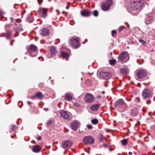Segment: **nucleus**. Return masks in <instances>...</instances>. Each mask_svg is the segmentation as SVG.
<instances>
[{
  "mask_svg": "<svg viewBox=\"0 0 155 155\" xmlns=\"http://www.w3.org/2000/svg\"><path fill=\"white\" fill-rule=\"evenodd\" d=\"M111 3L109 2L108 1L104 3L101 5L102 9L104 11H107L109 10L110 7V6Z\"/></svg>",
  "mask_w": 155,
  "mask_h": 155,
  "instance_id": "14",
  "label": "nucleus"
},
{
  "mask_svg": "<svg viewBox=\"0 0 155 155\" xmlns=\"http://www.w3.org/2000/svg\"><path fill=\"white\" fill-rule=\"evenodd\" d=\"M125 27L124 26H120L119 28V32H120L124 29H125Z\"/></svg>",
  "mask_w": 155,
  "mask_h": 155,
  "instance_id": "36",
  "label": "nucleus"
},
{
  "mask_svg": "<svg viewBox=\"0 0 155 155\" xmlns=\"http://www.w3.org/2000/svg\"><path fill=\"white\" fill-rule=\"evenodd\" d=\"M125 24H126V25H127V27H128V28H129V24H128V23L127 22H125Z\"/></svg>",
  "mask_w": 155,
  "mask_h": 155,
  "instance_id": "46",
  "label": "nucleus"
},
{
  "mask_svg": "<svg viewBox=\"0 0 155 155\" xmlns=\"http://www.w3.org/2000/svg\"><path fill=\"white\" fill-rule=\"evenodd\" d=\"M66 9H69V7L68 6H67V7H66Z\"/></svg>",
  "mask_w": 155,
  "mask_h": 155,
  "instance_id": "55",
  "label": "nucleus"
},
{
  "mask_svg": "<svg viewBox=\"0 0 155 155\" xmlns=\"http://www.w3.org/2000/svg\"><path fill=\"white\" fill-rule=\"evenodd\" d=\"M142 0H132L130 5V9L132 11H135L140 8L141 2Z\"/></svg>",
  "mask_w": 155,
  "mask_h": 155,
  "instance_id": "1",
  "label": "nucleus"
},
{
  "mask_svg": "<svg viewBox=\"0 0 155 155\" xmlns=\"http://www.w3.org/2000/svg\"><path fill=\"white\" fill-rule=\"evenodd\" d=\"M2 15V12L0 11V17Z\"/></svg>",
  "mask_w": 155,
  "mask_h": 155,
  "instance_id": "54",
  "label": "nucleus"
},
{
  "mask_svg": "<svg viewBox=\"0 0 155 155\" xmlns=\"http://www.w3.org/2000/svg\"><path fill=\"white\" fill-rule=\"evenodd\" d=\"M41 11L43 17L44 18H45L47 15V11L46 10L42 9Z\"/></svg>",
  "mask_w": 155,
  "mask_h": 155,
  "instance_id": "28",
  "label": "nucleus"
},
{
  "mask_svg": "<svg viewBox=\"0 0 155 155\" xmlns=\"http://www.w3.org/2000/svg\"><path fill=\"white\" fill-rule=\"evenodd\" d=\"M56 48L54 47H51L50 48V51L51 57H54L55 56L56 52Z\"/></svg>",
  "mask_w": 155,
  "mask_h": 155,
  "instance_id": "20",
  "label": "nucleus"
},
{
  "mask_svg": "<svg viewBox=\"0 0 155 155\" xmlns=\"http://www.w3.org/2000/svg\"><path fill=\"white\" fill-rule=\"evenodd\" d=\"M18 33H15V36L13 34L12 31L10 30H7L5 33H4L3 34L2 36H5L7 38H11V36L12 35L14 36V37H15L16 36L18 35Z\"/></svg>",
  "mask_w": 155,
  "mask_h": 155,
  "instance_id": "11",
  "label": "nucleus"
},
{
  "mask_svg": "<svg viewBox=\"0 0 155 155\" xmlns=\"http://www.w3.org/2000/svg\"><path fill=\"white\" fill-rule=\"evenodd\" d=\"M99 105L97 104H93L90 107V109L93 111H97L98 109Z\"/></svg>",
  "mask_w": 155,
  "mask_h": 155,
  "instance_id": "22",
  "label": "nucleus"
},
{
  "mask_svg": "<svg viewBox=\"0 0 155 155\" xmlns=\"http://www.w3.org/2000/svg\"><path fill=\"white\" fill-rule=\"evenodd\" d=\"M116 60L114 59L110 60L109 63L110 64L112 65H114L116 63Z\"/></svg>",
  "mask_w": 155,
  "mask_h": 155,
  "instance_id": "29",
  "label": "nucleus"
},
{
  "mask_svg": "<svg viewBox=\"0 0 155 155\" xmlns=\"http://www.w3.org/2000/svg\"><path fill=\"white\" fill-rule=\"evenodd\" d=\"M27 52L30 56L32 57L35 56L37 54V48L35 45H31L29 46Z\"/></svg>",
  "mask_w": 155,
  "mask_h": 155,
  "instance_id": "2",
  "label": "nucleus"
},
{
  "mask_svg": "<svg viewBox=\"0 0 155 155\" xmlns=\"http://www.w3.org/2000/svg\"><path fill=\"white\" fill-rule=\"evenodd\" d=\"M38 140H41V136L38 137Z\"/></svg>",
  "mask_w": 155,
  "mask_h": 155,
  "instance_id": "49",
  "label": "nucleus"
},
{
  "mask_svg": "<svg viewBox=\"0 0 155 155\" xmlns=\"http://www.w3.org/2000/svg\"><path fill=\"white\" fill-rule=\"evenodd\" d=\"M15 41V40H12V41H11V42H10V45H12V42H13V41Z\"/></svg>",
  "mask_w": 155,
  "mask_h": 155,
  "instance_id": "48",
  "label": "nucleus"
},
{
  "mask_svg": "<svg viewBox=\"0 0 155 155\" xmlns=\"http://www.w3.org/2000/svg\"><path fill=\"white\" fill-rule=\"evenodd\" d=\"M153 148H154V149H155V146H154V147Z\"/></svg>",
  "mask_w": 155,
  "mask_h": 155,
  "instance_id": "64",
  "label": "nucleus"
},
{
  "mask_svg": "<svg viewBox=\"0 0 155 155\" xmlns=\"http://www.w3.org/2000/svg\"><path fill=\"white\" fill-rule=\"evenodd\" d=\"M87 127L88 129H91L92 128V126L91 125H87Z\"/></svg>",
  "mask_w": 155,
  "mask_h": 155,
  "instance_id": "43",
  "label": "nucleus"
},
{
  "mask_svg": "<svg viewBox=\"0 0 155 155\" xmlns=\"http://www.w3.org/2000/svg\"><path fill=\"white\" fill-rule=\"evenodd\" d=\"M85 41H86V42H87V39H85Z\"/></svg>",
  "mask_w": 155,
  "mask_h": 155,
  "instance_id": "57",
  "label": "nucleus"
},
{
  "mask_svg": "<svg viewBox=\"0 0 155 155\" xmlns=\"http://www.w3.org/2000/svg\"><path fill=\"white\" fill-rule=\"evenodd\" d=\"M99 74L100 76L102 78L107 79L110 78L111 75L110 72L103 71H101Z\"/></svg>",
  "mask_w": 155,
  "mask_h": 155,
  "instance_id": "9",
  "label": "nucleus"
},
{
  "mask_svg": "<svg viewBox=\"0 0 155 155\" xmlns=\"http://www.w3.org/2000/svg\"><path fill=\"white\" fill-rule=\"evenodd\" d=\"M128 53L126 51H123L119 56L117 61L119 63H124L126 62L128 59H127Z\"/></svg>",
  "mask_w": 155,
  "mask_h": 155,
  "instance_id": "4",
  "label": "nucleus"
},
{
  "mask_svg": "<svg viewBox=\"0 0 155 155\" xmlns=\"http://www.w3.org/2000/svg\"><path fill=\"white\" fill-rule=\"evenodd\" d=\"M147 103V104H150V100H148L147 102H146Z\"/></svg>",
  "mask_w": 155,
  "mask_h": 155,
  "instance_id": "44",
  "label": "nucleus"
},
{
  "mask_svg": "<svg viewBox=\"0 0 155 155\" xmlns=\"http://www.w3.org/2000/svg\"><path fill=\"white\" fill-rule=\"evenodd\" d=\"M64 154H65V152H64Z\"/></svg>",
  "mask_w": 155,
  "mask_h": 155,
  "instance_id": "59",
  "label": "nucleus"
},
{
  "mask_svg": "<svg viewBox=\"0 0 155 155\" xmlns=\"http://www.w3.org/2000/svg\"><path fill=\"white\" fill-rule=\"evenodd\" d=\"M65 12H64V11H63V12H62V13H65Z\"/></svg>",
  "mask_w": 155,
  "mask_h": 155,
  "instance_id": "63",
  "label": "nucleus"
},
{
  "mask_svg": "<svg viewBox=\"0 0 155 155\" xmlns=\"http://www.w3.org/2000/svg\"><path fill=\"white\" fill-rule=\"evenodd\" d=\"M10 20H11V21H13V18H10Z\"/></svg>",
  "mask_w": 155,
  "mask_h": 155,
  "instance_id": "50",
  "label": "nucleus"
},
{
  "mask_svg": "<svg viewBox=\"0 0 155 155\" xmlns=\"http://www.w3.org/2000/svg\"><path fill=\"white\" fill-rule=\"evenodd\" d=\"M93 14L94 16H97L98 15V11L97 10H94L93 12Z\"/></svg>",
  "mask_w": 155,
  "mask_h": 155,
  "instance_id": "33",
  "label": "nucleus"
},
{
  "mask_svg": "<svg viewBox=\"0 0 155 155\" xmlns=\"http://www.w3.org/2000/svg\"><path fill=\"white\" fill-rule=\"evenodd\" d=\"M73 143L72 141L70 140H65L63 142L62 144V147L64 149L70 147L72 145Z\"/></svg>",
  "mask_w": 155,
  "mask_h": 155,
  "instance_id": "10",
  "label": "nucleus"
},
{
  "mask_svg": "<svg viewBox=\"0 0 155 155\" xmlns=\"http://www.w3.org/2000/svg\"><path fill=\"white\" fill-rule=\"evenodd\" d=\"M41 149V147L39 145H36L34 146L32 150L34 152L38 153L40 151Z\"/></svg>",
  "mask_w": 155,
  "mask_h": 155,
  "instance_id": "19",
  "label": "nucleus"
},
{
  "mask_svg": "<svg viewBox=\"0 0 155 155\" xmlns=\"http://www.w3.org/2000/svg\"><path fill=\"white\" fill-rule=\"evenodd\" d=\"M83 140L85 145L92 144L94 142V139L90 136L85 137Z\"/></svg>",
  "mask_w": 155,
  "mask_h": 155,
  "instance_id": "7",
  "label": "nucleus"
},
{
  "mask_svg": "<svg viewBox=\"0 0 155 155\" xmlns=\"http://www.w3.org/2000/svg\"><path fill=\"white\" fill-rule=\"evenodd\" d=\"M131 113L134 117L137 116L138 114V111L137 108H134L132 109L131 110Z\"/></svg>",
  "mask_w": 155,
  "mask_h": 155,
  "instance_id": "21",
  "label": "nucleus"
},
{
  "mask_svg": "<svg viewBox=\"0 0 155 155\" xmlns=\"http://www.w3.org/2000/svg\"><path fill=\"white\" fill-rule=\"evenodd\" d=\"M120 72L123 74H127L128 72V70L127 68H122L120 69Z\"/></svg>",
  "mask_w": 155,
  "mask_h": 155,
  "instance_id": "25",
  "label": "nucleus"
},
{
  "mask_svg": "<svg viewBox=\"0 0 155 155\" xmlns=\"http://www.w3.org/2000/svg\"><path fill=\"white\" fill-rule=\"evenodd\" d=\"M28 20L29 22H32L33 21L34 19L32 17H29L28 18Z\"/></svg>",
  "mask_w": 155,
  "mask_h": 155,
  "instance_id": "38",
  "label": "nucleus"
},
{
  "mask_svg": "<svg viewBox=\"0 0 155 155\" xmlns=\"http://www.w3.org/2000/svg\"><path fill=\"white\" fill-rule=\"evenodd\" d=\"M70 43L73 47L75 48H78L80 45L78 39H71Z\"/></svg>",
  "mask_w": 155,
  "mask_h": 155,
  "instance_id": "13",
  "label": "nucleus"
},
{
  "mask_svg": "<svg viewBox=\"0 0 155 155\" xmlns=\"http://www.w3.org/2000/svg\"><path fill=\"white\" fill-rule=\"evenodd\" d=\"M61 55L62 57L64 58H67L69 57L68 54L64 52H62Z\"/></svg>",
  "mask_w": 155,
  "mask_h": 155,
  "instance_id": "26",
  "label": "nucleus"
},
{
  "mask_svg": "<svg viewBox=\"0 0 155 155\" xmlns=\"http://www.w3.org/2000/svg\"><path fill=\"white\" fill-rule=\"evenodd\" d=\"M135 73L139 79L144 77L147 74L146 71L142 69L137 71Z\"/></svg>",
  "mask_w": 155,
  "mask_h": 155,
  "instance_id": "8",
  "label": "nucleus"
},
{
  "mask_svg": "<svg viewBox=\"0 0 155 155\" xmlns=\"http://www.w3.org/2000/svg\"><path fill=\"white\" fill-rule=\"evenodd\" d=\"M94 100V96L90 93L86 94L84 96V100L87 103H90L93 102Z\"/></svg>",
  "mask_w": 155,
  "mask_h": 155,
  "instance_id": "6",
  "label": "nucleus"
},
{
  "mask_svg": "<svg viewBox=\"0 0 155 155\" xmlns=\"http://www.w3.org/2000/svg\"><path fill=\"white\" fill-rule=\"evenodd\" d=\"M17 129V127L15 125H13L11 128L12 130L13 131H15Z\"/></svg>",
  "mask_w": 155,
  "mask_h": 155,
  "instance_id": "35",
  "label": "nucleus"
},
{
  "mask_svg": "<svg viewBox=\"0 0 155 155\" xmlns=\"http://www.w3.org/2000/svg\"><path fill=\"white\" fill-rule=\"evenodd\" d=\"M39 129L40 130H41V127H40V129Z\"/></svg>",
  "mask_w": 155,
  "mask_h": 155,
  "instance_id": "60",
  "label": "nucleus"
},
{
  "mask_svg": "<svg viewBox=\"0 0 155 155\" xmlns=\"http://www.w3.org/2000/svg\"><path fill=\"white\" fill-rule=\"evenodd\" d=\"M50 32L48 28H45L41 30L40 34L43 36H48Z\"/></svg>",
  "mask_w": 155,
  "mask_h": 155,
  "instance_id": "18",
  "label": "nucleus"
},
{
  "mask_svg": "<svg viewBox=\"0 0 155 155\" xmlns=\"http://www.w3.org/2000/svg\"><path fill=\"white\" fill-rule=\"evenodd\" d=\"M92 13L90 11L84 9L81 11V15L82 16L87 17L90 16Z\"/></svg>",
  "mask_w": 155,
  "mask_h": 155,
  "instance_id": "16",
  "label": "nucleus"
},
{
  "mask_svg": "<svg viewBox=\"0 0 155 155\" xmlns=\"http://www.w3.org/2000/svg\"><path fill=\"white\" fill-rule=\"evenodd\" d=\"M39 129L40 130H41V127H40V129Z\"/></svg>",
  "mask_w": 155,
  "mask_h": 155,
  "instance_id": "61",
  "label": "nucleus"
},
{
  "mask_svg": "<svg viewBox=\"0 0 155 155\" xmlns=\"http://www.w3.org/2000/svg\"><path fill=\"white\" fill-rule=\"evenodd\" d=\"M17 31L21 30L22 29V25L19 23H17L14 27Z\"/></svg>",
  "mask_w": 155,
  "mask_h": 155,
  "instance_id": "23",
  "label": "nucleus"
},
{
  "mask_svg": "<svg viewBox=\"0 0 155 155\" xmlns=\"http://www.w3.org/2000/svg\"><path fill=\"white\" fill-rule=\"evenodd\" d=\"M139 41L141 43H143V45H145L146 44V41H144L143 39H139Z\"/></svg>",
  "mask_w": 155,
  "mask_h": 155,
  "instance_id": "37",
  "label": "nucleus"
},
{
  "mask_svg": "<svg viewBox=\"0 0 155 155\" xmlns=\"http://www.w3.org/2000/svg\"><path fill=\"white\" fill-rule=\"evenodd\" d=\"M58 10H56V12H58Z\"/></svg>",
  "mask_w": 155,
  "mask_h": 155,
  "instance_id": "58",
  "label": "nucleus"
},
{
  "mask_svg": "<svg viewBox=\"0 0 155 155\" xmlns=\"http://www.w3.org/2000/svg\"><path fill=\"white\" fill-rule=\"evenodd\" d=\"M101 146L103 147H104L106 148H107L108 147V145L107 144H104L103 145Z\"/></svg>",
  "mask_w": 155,
  "mask_h": 155,
  "instance_id": "42",
  "label": "nucleus"
},
{
  "mask_svg": "<svg viewBox=\"0 0 155 155\" xmlns=\"http://www.w3.org/2000/svg\"><path fill=\"white\" fill-rule=\"evenodd\" d=\"M52 123V121L51 120H49L47 122V124L48 125H50Z\"/></svg>",
  "mask_w": 155,
  "mask_h": 155,
  "instance_id": "40",
  "label": "nucleus"
},
{
  "mask_svg": "<svg viewBox=\"0 0 155 155\" xmlns=\"http://www.w3.org/2000/svg\"><path fill=\"white\" fill-rule=\"evenodd\" d=\"M99 139L101 141H102L104 139L106 140V139L104 138L103 134H101L99 136Z\"/></svg>",
  "mask_w": 155,
  "mask_h": 155,
  "instance_id": "34",
  "label": "nucleus"
},
{
  "mask_svg": "<svg viewBox=\"0 0 155 155\" xmlns=\"http://www.w3.org/2000/svg\"><path fill=\"white\" fill-rule=\"evenodd\" d=\"M114 104L116 107L122 109L123 111L126 110L127 106L126 104L122 99H118L115 102Z\"/></svg>",
  "mask_w": 155,
  "mask_h": 155,
  "instance_id": "3",
  "label": "nucleus"
},
{
  "mask_svg": "<svg viewBox=\"0 0 155 155\" xmlns=\"http://www.w3.org/2000/svg\"><path fill=\"white\" fill-rule=\"evenodd\" d=\"M36 98L37 97L35 94V95L32 96L31 97V98L32 99H34Z\"/></svg>",
  "mask_w": 155,
  "mask_h": 155,
  "instance_id": "41",
  "label": "nucleus"
},
{
  "mask_svg": "<svg viewBox=\"0 0 155 155\" xmlns=\"http://www.w3.org/2000/svg\"><path fill=\"white\" fill-rule=\"evenodd\" d=\"M149 34L150 35H152V38L155 39V31H153L151 32H150Z\"/></svg>",
  "mask_w": 155,
  "mask_h": 155,
  "instance_id": "31",
  "label": "nucleus"
},
{
  "mask_svg": "<svg viewBox=\"0 0 155 155\" xmlns=\"http://www.w3.org/2000/svg\"><path fill=\"white\" fill-rule=\"evenodd\" d=\"M154 20V19L152 17L147 16L146 18L145 23L147 25L150 24L152 23Z\"/></svg>",
  "mask_w": 155,
  "mask_h": 155,
  "instance_id": "17",
  "label": "nucleus"
},
{
  "mask_svg": "<svg viewBox=\"0 0 155 155\" xmlns=\"http://www.w3.org/2000/svg\"><path fill=\"white\" fill-rule=\"evenodd\" d=\"M32 103V102H30V101H28V104H30V103Z\"/></svg>",
  "mask_w": 155,
  "mask_h": 155,
  "instance_id": "51",
  "label": "nucleus"
},
{
  "mask_svg": "<svg viewBox=\"0 0 155 155\" xmlns=\"http://www.w3.org/2000/svg\"><path fill=\"white\" fill-rule=\"evenodd\" d=\"M133 153L132 152H130L128 153V154L129 155H132V154Z\"/></svg>",
  "mask_w": 155,
  "mask_h": 155,
  "instance_id": "47",
  "label": "nucleus"
},
{
  "mask_svg": "<svg viewBox=\"0 0 155 155\" xmlns=\"http://www.w3.org/2000/svg\"><path fill=\"white\" fill-rule=\"evenodd\" d=\"M65 98L68 101H71L73 98L71 95L69 94H66L65 95Z\"/></svg>",
  "mask_w": 155,
  "mask_h": 155,
  "instance_id": "24",
  "label": "nucleus"
},
{
  "mask_svg": "<svg viewBox=\"0 0 155 155\" xmlns=\"http://www.w3.org/2000/svg\"><path fill=\"white\" fill-rule=\"evenodd\" d=\"M71 126L72 130H76L79 127V122L76 120H74L71 123Z\"/></svg>",
  "mask_w": 155,
  "mask_h": 155,
  "instance_id": "12",
  "label": "nucleus"
},
{
  "mask_svg": "<svg viewBox=\"0 0 155 155\" xmlns=\"http://www.w3.org/2000/svg\"><path fill=\"white\" fill-rule=\"evenodd\" d=\"M116 31L115 30H113L112 31V36H114L116 34Z\"/></svg>",
  "mask_w": 155,
  "mask_h": 155,
  "instance_id": "39",
  "label": "nucleus"
},
{
  "mask_svg": "<svg viewBox=\"0 0 155 155\" xmlns=\"http://www.w3.org/2000/svg\"><path fill=\"white\" fill-rule=\"evenodd\" d=\"M9 26V25H7L5 26V27H6V26Z\"/></svg>",
  "mask_w": 155,
  "mask_h": 155,
  "instance_id": "62",
  "label": "nucleus"
},
{
  "mask_svg": "<svg viewBox=\"0 0 155 155\" xmlns=\"http://www.w3.org/2000/svg\"><path fill=\"white\" fill-rule=\"evenodd\" d=\"M36 97L38 98H40L43 97L42 94L39 92H38L35 94Z\"/></svg>",
  "mask_w": 155,
  "mask_h": 155,
  "instance_id": "27",
  "label": "nucleus"
},
{
  "mask_svg": "<svg viewBox=\"0 0 155 155\" xmlns=\"http://www.w3.org/2000/svg\"><path fill=\"white\" fill-rule=\"evenodd\" d=\"M102 94H104L105 93V92L104 91H103L102 92Z\"/></svg>",
  "mask_w": 155,
  "mask_h": 155,
  "instance_id": "53",
  "label": "nucleus"
},
{
  "mask_svg": "<svg viewBox=\"0 0 155 155\" xmlns=\"http://www.w3.org/2000/svg\"><path fill=\"white\" fill-rule=\"evenodd\" d=\"M70 113L66 111H62L60 113V115L62 117L65 119L68 120L70 118Z\"/></svg>",
  "mask_w": 155,
  "mask_h": 155,
  "instance_id": "15",
  "label": "nucleus"
},
{
  "mask_svg": "<svg viewBox=\"0 0 155 155\" xmlns=\"http://www.w3.org/2000/svg\"><path fill=\"white\" fill-rule=\"evenodd\" d=\"M142 96L144 99H149L152 97V92L150 89H144L142 93Z\"/></svg>",
  "mask_w": 155,
  "mask_h": 155,
  "instance_id": "5",
  "label": "nucleus"
},
{
  "mask_svg": "<svg viewBox=\"0 0 155 155\" xmlns=\"http://www.w3.org/2000/svg\"><path fill=\"white\" fill-rule=\"evenodd\" d=\"M127 142V141L126 139H124L122 140V144L123 145H126Z\"/></svg>",
  "mask_w": 155,
  "mask_h": 155,
  "instance_id": "32",
  "label": "nucleus"
},
{
  "mask_svg": "<svg viewBox=\"0 0 155 155\" xmlns=\"http://www.w3.org/2000/svg\"><path fill=\"white\" fill-rule=\"evenodd\" d=\"M113 150V149H112V148H110V149H109V150H110V151H112V150Z\"/></svg>",
  "mask_w": 155,
  "mask_h": 155,
  "instance_id": "52",
  "label": "nucleus"
},
{
  "mask_svg": "<svg viewBox=\"0 0 155 155\" xmlns=\"http://www.w3.org/2000/svg\"><path fill=\"white\" fill-rule=\"evenodd\" d=\"M107 86H108L107 84H105V87H107Z\"/></svg>",
  "mask_w": 155,
  "mask_h": 155,
  "instance_id": "56",
  "label": "nucleus"
},
{
  "mask_svg": "<svg viewBox=\"0 0 155 155\" xmlns=\"http://www.w3.org/2000/svg\"><path fill=\"white\" fill-rule=\"evenodd\" d=\"M38 3L40 4L42 2V0H38Z\"/></svg>",
  "mask_w": 155,
  "mask_h": 155,
  "instance_id": "45",
  "label": "nucleus"
},
{
  "mask_svg": "<svg viewBox=\"0 0 155 155\" xmlns=\"http://www.w3.org/2000/svg\"><path fill=\"white\" fill-rule=\"evenodd\" d=\"M91 122L94 124H96L98 123V120L96 119H94L91 120Z\"/></svg>",
  "mask_w": 155,
  "mask_h": 155,
  "instance_id": "30",
  "label": "nucleus"
}]
</instances>
